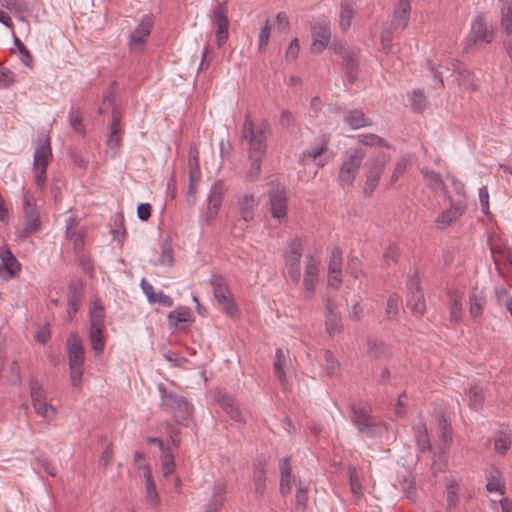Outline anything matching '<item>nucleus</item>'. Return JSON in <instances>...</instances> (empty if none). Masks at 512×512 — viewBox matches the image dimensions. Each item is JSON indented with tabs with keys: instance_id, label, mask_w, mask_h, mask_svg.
<instances>
[{
	"instance_id": "obj_1",
	"label": "nucleus",
	"mask_w": 512,
	"mask_h": 512,
	"mask_svg": "<svg viewBox=\"0 0 512 512\" xmlns=\"http://www.w3.org/2000/svg\"><path fill=\"white\" fill-rule=\"evenodd\" d=\"M268 133H270V124L267 121L264 120L258 126H255L250 116L246 115L242 137L249 143L250 154L265 155Z\"/></svg>"
},
{
	"instance_id": "obj_2",
	"label": "nucleus",
	"mask_w": 512,
	"mask_h": 512,
	"mask_svg": "<svg viewBox=\"0 0 512 512\" xmlns=\"http://www.w3.org/2000/svg\"><path fill=\"white\" fill-rule=\"evenodd\" d=\"M301 257L302 242L300 238L295 237L288 242L283 252V259L288 275L295 284H298L301 279Z\"/></svg>"
},
{
	"instance_id": "obj_3",
	"label": "nucleus",
	"mask_w": 512,
	"mask_h": 512,
	"mask_svg": "<svg viewBox=\"0 0 512 512\" xmlns=\"http://www.w3.org/2000/svg\"><path fill=\"white\" fill-rule=\"evenodd\" d=\"M365 156L366 152L362 148L345 153L338 176L341 183L351 185L354 182Z\"/></svg>"
},
{
	"instance_id": "obj_4",
	"label": "nucleus",
	"mask_w": 512,
	"mask_h": 512,
	"mask_svg": "<svg viewBox=\"0 0 512 512\" xmlns=\"http://www.w3.org/2000/svg\"><path fill=\"white\" fill-rule=\"evenodd\" d=\"M158 389L161 395L162 405L173 413L176 422L186 420L192 411V407L187 400L173 391H167L162 385H160Z\"/></svg>"
},
{
	"instance_id": "obj_5",
	"label": "nucleus",
	"mask_w": 512,
	"mask_h": 512,
	"mask_svg": "<svg viewBox=\"0 0 512 512\" xmlns=\"http://www.w3.org/2000/svg\"><path fill=\"white\" fill-rule=\"evenodd\" d=\"M387 162L388 158L386 155L384 153H380L375 157L373 161L366 163L367 172L365 185L363 188V194L366 197H370L375 191Z\"/></svg>"
},
{
	"instance_id": "obj_6",
	"label": "nucleus",
	"mask_w": 512,
	"mask_h": 512,
	"mask_svg": "<svg viewBox=\"0 0 512 512\" xmlns=\"http://www.w3.org/2000/svg\"><path fill=\"white\" fill-rule=\"evenodd\" d=\"M33 201V195L29 192H25L23 196V213L25 220L21 231V236L23 237H27L36 232L40 227L39 211Z\"/></svg>"
},
{
	"instance_id": "obj_7",
	"label": "nucleus",
	"mask_w": 512,
	"mask_h": 512,
	"mask_svg": "<svg viewBox=\"0 0 512 512\" xmlns=\"http://www.w3.org/2000/svg\"><path fill=\"white\" fill-rule=\"evenodd\" d=\"M471 36L468 39L464 49L468 50L473 44L477 42L490 43L494 38V31L492 27H489L482 17V15L477 14L472 22L470 29Z\"/></svg>"
},
{
	"instance_id": "obj_8",
	"label": "nucleus",
	"mask_w": 512,
	"mask_h": 512,
	"mask_svg": "<svg viewBox=\"0 0 512 512\" xmlns=\"http://www.w3.org/2000/svg\"><path fill=\"white\" fill-rule=\"evenodd\" d=\"M490 250L496 269L500 274L504 270L512 271V250L506 246L500 239L492 240Z\"/></svg>"
},
{
	"instance_id": "obj_9",
	"label": "nucleus",
	"mask_w": 512,
	"mask_h": 512,
	"mask_svg": "<svg viewBox=\"0 0 512 512\" xmlns=\"http://www.w3.org/2000/svg\"><path fill=\"white\" fill-rule=\"evenodd\" d=\"M214 400L232 420L239 423L245 422L238 402L232 395H229L222 389H216L214 392Z\"/></svg>"
},
{
	"instance_id": "obj_10",
	"label": "nucleus",
	"mask_w": 512,
	"mask_h": 512,
	"mask_svg": "<svg viewBox=\"0 0 512 512\" xmlns=\"http://www.w3.org/2000/svg\"><path fill=\"white\" fill-rule=\"evenodd\" d=\"M331 40L330 21L326 18H320L312 27V50L322 52Z\"/></svg>"
},
{
	"instance_id": "obj_11",
	"label": "nucleus",
	"mask_w": 512,
	"mask_h": 512,
	"mask_svg": "<svg viewBox=\"0 0 512 512\" xmlns=\"http://www.w3.org/2000/svg\"><path fill=\"white\" fill-rule=\"evenodd\" d=\"M408 295L407 307L417 316H422L426 310V304L423 292L418 282L411 278L407 282Z\"/></svg>"
},
{
	"instance_id": "obj_12",
	"label": "nucleus",
	"mask_w": 512,
	"mask_h": 512,
	"mask_svg": "<svg viewBox=\"0 0 512 512\" xmlns=\"http://www.w3.org/2000/svg\"><path fill=\"white\" fill-rule=\"evenodd\" d=\"M52 149L50 144L49 134L41 131L37 134L36 146L33 157V165H46L48 166L52 160Z\"/></svg>"
},
{
	"instance_id": "obj_13",
	"label": "nucleus",
	"mask_w": 512,
	"mask_h": 512,
	"mask_svg": "<svg viewBox=\"0 0 512 512\" xmlns=\"http://www.w3.org/2000/svg\"><path fill=\"white\" fill-rule=\"evenodd\" d=\"M152 23V18L145 16L131 33L129 45L133 52L139 53L143 50L146 39L150 34Z\"/></svg>"
},
{
	"instance_id": "obj_14",
	"label": "nucleus",
	"mask_w": 512,
	"mask_h": 512,
	"mask_svg": "<svg viewBox=\"0 0 512 512\" xmlns=\"http://www.w3.org/2000/svg\"><path fill=\"white\" fill-rule=\"evenodd\" d=\"M330 143V137L327 134H323L319 137L318 145L303 151L299 158L300 164L304 165L306 159H311L315 164L323 167L327 161L322 158L323 154L328 150Z\"/></svg>"
},
{
	"instance_id": "obj_15",
	"label": "nucleus",
	"mask_w": 512,
	"mask_h": 512,
	"mask_svg": "<svg viewBox=\"0 0 512 512\" xmlns=\"http://www.w3.org/2000/svg\"><path fill=\"white\" fill-rule=\"evenodd\" d=\"M224 194V184L218 180L211 186L210 193L208 196L207 216L206 220L211 223L217 216L219 209L222 204Z\"/></svg>"
},
{
	"instance_id": "obj_16",
	"label": "nucleus",
	"mask_w": 512,
	"mask_h": 512,
	"mask_svg": "<svg viewBox=\"0 0 512 512\" xmlns=\"http://www.w3.org/2000/svg\"><path fill=\"white\" fill-rule=\"evenodd\" d=\"M66 349L69 360V367L83 365L85 356L82 341L77 333H71L66 341Z\"/></svg>"
},
{
	"instance_id": "obj_17",
	"label": "nucleus",
	"mask_w": 512,
	"mask_h": 512,
	"mask_svg": "<svg viewBox=\"0 0 512 512\" xmlns=\"http://www.w3.org/2000/svg\"><path fill=\"white\" fill-rule=\"evenodd\" d=\"M487 304L486 294L484 290L473 287L469 294V314L473 320L482 317L485 306Z\"/></svg>"
},
{
	"instance_id": "obj_18",
	"label": "nucleus",
	"mask_w": 512,
	"mask_h": 512,
	"mask_svg": "<svg viewBox=\"0 0 512 512\" xmlns=\"http://www.w3.org/2000/svg\"><path fill=\"white\" fill-rule=\"evenodd\" d=\"M410 2L409 0H399L394 10L393 17L390 22V26L396 31H403L409 22L410 16Z\"/></svg>"
},
{
	"instance_id": "obj_19",
	"label": "nucleus",
	"mask_w": 512,
	"mask_h": 512,
	"mask_svg": "<svg viewBox=\"0 0 512 512\" xmlns=\"http://www.w3.org/2000/svg\"><path fill=\"white\" fill-rule=\"evenodd\" d=\"M0 260L5 272L4 279L15 277L20 272L21 264L6 245L0 247Z\"/></svg>"
},
{
	"instance_id": "obj_20",
	"label": "nucleus",
	"mask_w": 512,
	"mask_h": 512,
	"mask_svg": "<svg viewBox=\"0 0 512 512\" xmlns=\"http://www.w3.org/2000/svg\"><path fill=\"white\" fill-rule=\"evenodd\" d=\"M280 469V493L282 495H288L292 491V486L295 484V477L292 474V466L290 463V457H285L279 461Z\"/></svg>"
},
{
	"instance_id": "obj_21",
	"label": "nucleus",
	"mask_w": 512,
	"mask_h": 512,
	"mask_svg": "<svg viewBox=\"0 0 512 512\" xmlns=\"http://www.w3.org/2000/svg\"><path fill=\"white\" fill-rule=\"evenodd\" d=\"M357 430L360 434L369 438L381 436L387 430L386 423L378 416L371 415L369 420L363 425H359Z\"/></svg>"
},
{
	"instance_id": "obj_22",
	"label": "nucleus",
	"mask_w": 512,
	"mask_h": 512,
	"mask_svg": "<svg viewBox=\"0 0 512 512\" xmlns=\"http://www.w3.org/2000/svg\"><path fill=\"white\" fill-rule=\"evenodd\" d=\"M67 313L68 319L71 321L74 318V315L79 310V307L82 303L83 298V288L78 283H71L68 285V293H67Z\"/></svg>"
},
{
	"instance_id": "obj_23",
	"label": "nucleus",
	"mask_w": 512,
	"mask_h": 512,
	"mask_svg": "<svg viewBox=\"0 0 512 512\" xmlns=\"http://www.w3.org/2000/svg\"><path fill=\"white\" fill-rule=\"evenodd\" d=\"M270 213L278 220L287 216V199L284 191H274L270 194Z\"/></svg>"
},
{
	"instance_id": "obj_24",
	"label": "nucleus",
	"mask_w": 512,
	"mask_h": 512,
	"mask_svg": "<svg viewBox=\"0 0 512 512\" xmlns=\"http://www.w3.org/2000/svg\"><path fill=\"white\" fill-rule=\"evenodd\" d=\"M421 173L423 175V178L426 182L427 187L430 189L436 191L440 190L444 194L445 197H447L449 200H451V196L449 195L448 188L446 184L443 182L441 175L434 170H431L427 167H424L421 170Z\"/></svg>"
},
{
	"instance_id": "obj_25",
	"label": "nucleus",
	"mask_w": 512,
	"mask_h": 512,
	"mask_svg": "<svg viewBox=\"0 0 512 512\" xmlns=\"http://www.w3.org/2000/svg\"><path fill=\"white\" fill-rule=\"evenodd\" d=\"M325 308H326V330L330 335L335 334L336 332H339L341 329L340 324V316L339 313L336 311V306L332 300L329 298L325 301Z\"/></svg>"
},
{
	"instance_id": "obj_26",
	"label": "nucleus",
	"mask_w": 512,
	"mask_h": 512,
	"mask_svg": "<svg viewBox=\"0 0 512 512\" xmlns=\"http://www.w3.org/2000/svg\"><path fill=\"white\" fill-rule=\"evenodd\" d=\"M259 201L252 193L243 195L238 201L239 213L245 221H251L254 217V209L258 206Z\"/></svg>"
},
{
	"instance_id": "obj_27",
	"label": "nucleus",
	"mask_w": 512,
	"mask_h": 512,
	"mask_svg": "<svg viewBox=\"0 0 512 512\" xmlns=\"http://www.w3.org/2000/svg\"><path fill=\"white\" fill-rule=\"evenodd\" d=\"M412 429L414 431L415 440L419 450L423 453L430 451L431 444L426 424L422 420L414 421L412 423Z\"/></svg>"
},
{
	"instance_id": "obj_28",
	"label": "nucleus",
	"mask_w": 512,
	"mask_h": 512,
	"mask_svg": "<svg viewBox=\"0 0 512 512\" xmlns=\"http://www.w3.org/2000/svg\"><path fill=\"white\" fill-rule=\"evenodd\" d=\"M344 122L354 130L372 125L371 119L361 109L348 111L344 116Z\"/></svg>"
},
{
	"instance_id": "obj_29",
	"label": "nucleus",
	"mask_w": 512,
	"mask_h": 512,
	"mask_svg": "<svg viewBox=\"0 0 512 512\" xmlns=\"http://www.w3.org/2000/svg\"><path fill=\"white\" fill-rule=\"evenodd\" d=\"M253 480L255 485V493L258 496H263L266 488V461L265 459H258L254 463Z\"/></svg>"
},
{
	"instance_id": "obj_30",
	"label": "nucleus",
	"mask_w": 512,
	"mask_h": 512,
	"mask_svg": "<svg viewBox=\"0 0 512 512\" xmlns=\"http://www.w3.org/2000/svg\"><path fill=\"white\" fill-rule=\"evenodd\" d=\"M210 284L217 302L224 301L226 297L232 296L229 286L222 275L212 274L210 277Z\"/></svg>"
},
{
	"instance_id": "obj_31",
	"label": "nucleus",
	"mask_w": 512,
	"mask_h": 512,
	"mask_svg": "<svg viewBox=\"0 0 512 512\" xmlns=\"http://www.w3.org/2000/svg\"><path fill=\"white\" fill-rule=\"evenodd\" d=\"M449 312L450 321L452 323H459L462 320V296L458 290H449Z\"/></svg>"
},
{
	"instance_id": "obj_32",
	"label": "nucleus",
	"mask_w": 512,
	"mask_h": 512,
	"mask_svg": "<svg viewBox=\"0 0 512 512\" xmlns=\"http://www.w3.org/2000/svg\"><path fill=\"white\" fill-rule=\"evenodd\" d=\"M331 49L335 54H338L343 61L355 62L358 57V49L348 45L345 41L337 40L331 45Z\"/></svg>"
},
{
	"instance_id": "obj_33",
	"label": "nucleus",
	"mask_w": 512,
	"mask_h": 512,
	"mask_svg": "<svg viewBox=\"0 0 512 512\" xmlns=\"http://www.w3.org/2000/svg\"><path fill=\"white\" fill-rule=\"evenodd\" d=\"M353 413L352 423L356 426L363 425L372 415V408L367 403L353 402L350 404Z\"/></svg>"
},
{
	"instance_id": "obj_34",
	"label": "nucleus",
	"mask_w": 512,
	"mask_h": 512,
	"mask_svg": "<svg viewBox=\"0 0 512 512\" xmlns=\"http://www.w3.org/2000/svg\"><path fill=\"white\" fill-rule=\"evenodd\" d=\"M191 322H193V317L187 307L179 306L168 314V324L171 329H177L180 323Z\"/></svg>"
},
{
	"instance_id": "obj_35",
	"label": "nucleus",
	"mask_w": 512,
	"mask_h": 512,
	"mask_svg": "<svg viewBox=\"0 0 512 512\" xmlns=\"http://www.w3.org/2000/svg\"><path fill=\"white\" fill-rule=\"evenodd\" d=\"M439 436L445 444H449L452 441V427L446 412L442 409L436 411Z\"/></svg>"
},
{
	"instance_id": "obj_36",
	"label": "nucleus",
	"mask_w": 512,
	"mask_h": 512,
	"mask_svg": "<svg viewBox=\"0 0 512 512\" xmlns=\"http://www.w3.org/2000/svg\"><path fill=\"white\" fill-rule=\"evenodd\" d=\"M500 27L507 35L512 34V0H500Z\"/></svg>"
},
{
	"instance_id": "obj_37",
	"label": "nucleus",
	"mask_w": 512,
	"mask_h": 512,
	"mask_svg": "<svg viewBox=\"0 0 512 512\" xmlns=\"http://www.w3.org/2000/svg\"><path fill=\"white\" fill-rule=\"evenodd\" d=\"M463 210L461 206L454 205L452 202L450 204V208L444 210L437 218L436 223L439 228L444 229L447 226L451 225L453 221H455L459 216H461Z\"/></svg>"
},
{
	"instance_id": "obj_38",
	"label": "nucleus",
	"mask_w": 512,
	"mask_h": 512,
	"mask_svg": "<svg viewBox=\"0 0 512 512\" xmlns=\"http://www.w3.org/2000/svg\"><path fill=\"white\" fill-rule=\"evenodd\" d=\"M355 13L354 4L350 1H342L339 11V26L342 31H346L351 26V20Z\"/></svg>"
},
{
	"instance_id": "obj_39",
	"label": "nucleus",
	"mask_w": 512,
	"mask_h": 512,
	"mask_svg": "<svg viewBox=\"0 0 512 512\" xmlns=\"http://www.w3.org/2000/svg\"><path fill=\"white\" fill-rule=\"evenodd\" d=\"M103 330L104 327L99 325H90L89 340L91 348L96 355L101 354L104 350Z\"/></svg>"
},
{
	"instance_id": "obj_40",
	"label": "nucleus",
	"mask_w": 512,
	"mask_h": 512,
	"mask_svg": "<svg viewBox=\"0 0 512 512\" xmlns=\"http://www.w3.org/2000/svg\"><path fill=\"white\" fill-rule=\"evenodd\" d=\"M368 353L376 359L387 358L390 356L388 346L379 339H368Z\"/></svg>"
},
{
	"instance_id": "obj_41",
	"label": "nucleus",
	"mask_w": 512,
	"mask_h": 512,
	"mask_svg": "<svg viewBox=\"0 0 512 512\" xmlns=\"http://www.w3.org/2000/svg\"><path fill=\"white\" fill-rule=\"evenodd\" d=\"M289 361V352L284 351L281 348L276 349L275 352V361H274V370L278 377V379L283 382L285 380V372L284 368Z\"/></svg>"
},
{
	"instance_id": "obj_42",
	"label": "nucleus",
	"mask_w": 512,
	"mask_h": 512,
	"mask_svg": "<svg viewBox=\"0 0 512 512\" xmlns=\"http://www.w3.org/2000/svg\"><path fill=\"white\" fill-rule=\"evenodd\" d=\"M342 262L343 258L341 248L338 246L333 247L328 263V273L342 275Z\"/></svg>"
},
{
	"instance_id": "obj_43",
	"label": "nucleus",
	"mask_w": 512,
	"mask_h": 512,
	"mask_svg": "<svg viewBox=\"0 0 512 512\" xmlns=\"http://www.w3.org/2000/svg\"><path fill=\"white\" fill-rule=\"evenodd\" d=\"M174 262L173 258V248H172V240L168 236L166 237L161 244V256L159 260L154 263L155 265H168L172 266Z\"/></svg>"
},
{
	"instance_id": "obj_44",
	"label": "nucleus",
	"mask_w": 512,
	"mask_h": 512,
	"mask_svg": "<svg viewBox=\"0 0 512 512\" xmlns=\"http://www.w3.org/2000/svg\"><path fill=\"white\" fill-rule=\"evenodd\" d=\"M512 444V434L510 431H499L494 441L495 450L504 455Z\"/></svg>"
},
{
	"instance_id": "obj_45",
	"label": "nucleus",
	"mask_w": 512,
	"mask_h": 512,
	"mask_svg": "<svg viewBox=\"0 0 512 512\" xmlns=\"http://www.w3.org/2000/svg\"><path fill=\"white\" fill-rule=\"evenodd\" d=\"M411 108L416 113H422L427 107V98L421 89H415L409 98Z\"/></svg>"
},
{
	"instance_id": "obj_46",
	"label": "nucleus",
	"mask_w": 512,
	"mask_h": 512,
	"mask_svg": "<svg viewBox=\"0 0 512 512\" xmlns=\"http://www.w3.org/2000/svg\"><path fill=\"white\" fill-rule=\"evenodd\" d=\"M161 466L165 477L172 474L175 470L174 455L168 447L164 449V451H161Z\"/></svg>"
},
{
	"instance_id": "obj_47",
	"label": "nucleus",
	"mask_w": 512,
	"mask_h": 512,
	"mask_svg": "<svg viewBox=\"0 0 512 512\" xmlns=\"http://www.w3.org/2000/svg\"><path fill=\"white\" fill-rule=\"evenodd\" d=\"M320 258L315 254H306L304 276L319 277Z\"/></svg>"
},
{
	"instance_id": "obj_48",
	"label": "nucleus",
	"mask_w": 512,
	"mask_h": 512,
	"mask_svg": "<svg viewBox=\"0 0 512 512\" xmlns=\"http://www.w3.org/2000/svg\"><path fill=\"white\" fill-rule=\"evenodd\" d=\"M90 325H99L101 327H105L104 319H105V310L104 307L99 302H95L93 306L90 308Z\"/></svg>"
},
{
	"instance_id": "obj_49",
	"label": "nucleus",
	"mask_w": 512,
	"mask_h": 512,
	"mask_svg": "<svg viewBox=\"0 0 512 512\" xmlns=\"http://www.w3.org/2000/svg\"><path fill=\"white\" fill-rule=\"evenodd\" d=\"M358 141L366 146L390 147V145L382 137L374 133L359 134Z\"/></svg>"
},
{
	"instance_id": "obj_50",
	"label": "nucleus",
	"mask_w": 512,
	"mask_h": 512,
	"mask_svg": "<svg viewBox=\"0 0 512 512\" xmlns=\"http://www.w3.org/2000/svg\"><path fill=\"white\" fill-rule=\"evenodd\" d=\"M68 121H69V124H70L71 128L77 134H80V135H84L85 134V128H84V125L82 123L81 113L79 111H75L73 107L69 111Z\"/></svg>"
},
{
	"instance_id": "obj_51",
	"label": "nucleus",
	"mask_w": 512,
	"mask_h": 512,
	"mask_svg": "<svg viewBox=\"0 0 512 512\" xmlns=\"http://www.w3.org/2000/svg\"><path fill=\"white\" fill-rule=\"evenodd\" d=\"M30 394L32 404L46 400V392L36 379H31L30 381Z\"/></svg>"
},
{
	"instance_id": "obj_52",
	"label": "nucleus",
	"mask_w": 512,
	"mask_h": 512,
	"mask_svg": "<svg viewBox=\"0 0 512 512\" xmlns=\"http://www.w3.org/2000/svg\"><path fill=\"white\" fill-rule=\"evenodd\" d=\"M498 475L499 471L496 468H494L491 471V479L486 484V489L489 492H500L501 494H504L505 486L504 483L498 477Z\"/></svg>"
},
{
	"instance_id": "obj_53",
	"label": "nucleus",
	"mask_w": 512,
	"mask_h": 512,
	"mask_svg": "<svg viewBox=\"0 0 512 512\" xmlns=\"http://www.w3.org/2000/svg\"><path fill=\"white\" fill-rule=\"evenodd\" d=\"M484 400L483 391L481 387L473 385L469 389V403L473 409H478L482 406Z\"/></svg>"
},
{
	"instance_id": "obj_54",
	"label": "nucleus",
	"mask_w": 512,
	"mask_h": 512,
	"mask_svg": "<svg viewBox=\"0 0 512 512\" xmlns=\"http://www.w3.org/2000/svg\"><path fill=\"white\" fill-rule=\"evenodd\" d=\"M32 405L35 412L44 418L54 417L57 413L56 408L53 405L47 403L46 400L41 401L40 403H33Z\"/></svg>"
},
{
	"instance_id": "obj_55",
	"label": "nucleus",
	"mask_w": 512,
	"mask_h": 512,
	"mask_svg": "<svg viewBox=\"0 0 512 512\" xmlns=\"http://www.w3.org/2000/svg\"><path fill=\"white\" fill-rule=\"evenodd\" d=\"M402 490L408 499H410L412 501H416L417 492H416V488H415V481L412 478V475L410 473H408L406 476L403 477Z\"/></svg>"
},
{
	"instance_id": "obj_56",
	"label": "nucleus",
	"mask_w": 512,
	"mask_h": 512,
	"mask_svg": "<svg viewBox=\"0 0 512 512\" xmlns=\"http://www.w3.org/2000/svg\"><path fill=\"white\" fill-rule=\"evenodd\" d=\"M263 157L264 155L262 154H249V158L251 160V166L247 172V177L249 179H255L260 174Z\"/></svg>"
},
{
	"instance_id": "obj_57",
	"label": "nucleus",
	"mask_w": 512,
	"mask_h": 512,
	"mask_svg": "<svg viewBox=\"0 0 512 512\" xmlns=\"http://www.w3.org/2000/svg\"><path fill=\"white\" fill-rule=\"evenodd\" d=\"M218 304L223 308L229 317L237 318L240 316V310L237 304L234 302L232 296L226 297L224 301H220Z\"/></svg>"
},
{
	"instance_id": "obj_58",
	"label": "nucleus",
	"mask_w": 512,
	"mask_h": 512,
	"mask_svg": "<svg viewBox=\"0 0 512 512\" xmlns=\"http://www.w3.org/2000/svg\"><path fill=\"white\" fill-rule=\"evenodd\" d=\"M319 280L318 276H304L303 286H304V299L311 300L315 293V287Z\"/></svg>"
},
{
	"instance_id": "obj_59",
	"label": "nucleus",
	"mask_w": 512,
	"mask_h": 512,
	"mask_svg": "<svg viewBox=\"0 0 512 512\" xmlns=\"http://www.w3.org/2000/svg\"><path fill=\"white\" fill-rule=\"evenodd\" d=\"M296 506L297 509H305L308 502L307 487L301 481L296 483Z\"/></svg>"
},
{
	"instance_id": "obj_60",
	"label": "nucleus",
	"mask_w": 512,
	"mask_h": 512,
	"mask_svg": "<svg viewBox=\"0 0 512 512\" xmlns=\"http://www.w3.org/2000/svg\"><path fill=\"white\" fill-rule=\"evenodd\" d=\"M395 32H397V31L394 30L393 26H390L389 23H386L383 25L381 33H380V39H381V44L384 49L390 47V45L392 43V39H393V34Z\"/></svg>"
},
{
	"instance_id": "obj_61",
	"label": "nucleus",
	"mask_w": 512,
	"mask_h": 512,
	"mask_svg": "<svg viewBox=\"0 0 512 512\" xmlns=\"http://www.w3.org/2000/svg\"><path fill=\"white\" fill-rule=\"evenodd\" d=\"M398 301L399 297L397 294H391L387 300L385 314L388 319L394 318L398 313Z\"/></svg>"
},
{
	"instance_id": "obj_62",
	"label": "nucleus",
	"mask_w": 512,
	"mask_h": 512,
	"mask_svg": "<svg viewBox=\"0 0 512 512\" xmlns=\"http://www.w3.org/2000/svg\"><path fill=\"white\" fill-rule=\"evenodd\" d=\"M46 165H33V171L35 175V184L37 187L42 189L46 183Z\"/></svg>"
},
{
	"instance_id": "obj_63",
	"label": "nucleus",
	"mask_w": 512,
	"mask_h": 512,
	"mask_svg": "<svg viewBox=\"0 0 512 512\" xmlns=\"http://www.w3.org/2000/svg\"><path fill=\"white\" fill-rule=\"evenodd\" d=\"M36 463L39 467H41L48 475L54 477L56 476V468L52 464V462L45 457L44 455H39L36 457Z\"/></svg>"
},
{
	"instance_id": "obj_64",
	"label": "nucleus",
	"mask_w": 512,
	"mask_h": 512,
	"mask_svg": "<svg viewBox=\"0 0 512 512\" xmlns=\"http://www.w3.org/2000/svg\"><path fill=\"white\" fill-rule=\"evenodd\" d=\"M214 22L217 28L228 27L226 11L220 5L214 9Z\"/></svg>"
}]
</instances>
